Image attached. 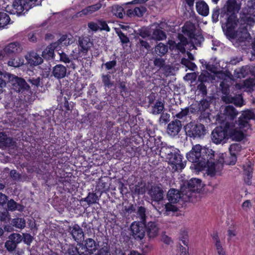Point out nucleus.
I'll use <instances>...</instances> for the list:
<instances>
[{
    "instance_id": "obj_1",
    "label": "nucleus",
    "mask_w": 255,
    "mask_h": 255,
    "mask_svg": "<svg viewBox=\"0 0 255 255\" xmlns=\"http://www.w3.org/2000/svg\"><path fill=\"white\" fill-rule=\"evenodd\" d=\"M254 118V113L252 111L243 112L238 119V124L227 123L224 127H216L211 133L212 141L218 144L227 142L229 138L236 141L242 140L251 129L250 122Z\"/></svg>"
},
{
    "instance_id": "obj_2",
    "label": "nucleus",
    "mask_w": 255,
    "mask_h": 255,
    "mask_svg": "<svg viewBox=\"0 0 255 255\" xmlns=\"http://www.w3.org/2000/svg\"><path fill=\"white\" fill-rule=\"evenodd\" d=\"M240 9V5L236 0H228L221 9V21L224 23L223 29L226 34L230 38L239 41H243L249 36L247 28L235 30L237 25V15Z\"/></svg>"
},
{
    "instance_id": "obj_3",
    "label": "nucleus",
    "mask_w": 255,
    "mask_h": 255,
    "mask_svg": "<svg viewBox=\"0 0 255 255\" xmlns=\"http://www.w3.org/2000/svg\"><path fill=\"white\" fill-rule=\"evenodd\" d=\"M160 156L171 166L174 171L183 169L186 162L183 161V156L180 151L172 146H163L160 150Z\"/></svg>"
},
{
    "instance_id": "obj_4",
    "label": "nucleus",
    "mask_w": 255,
    "mask_h": 255,
    "mask_svg": "<svg viewBox=\"0 0 255 255\" xmlns=\"http://www.w3.org/2000/svg\"><path fill=\"white\" fill-rule=\"evenodd\" d=\"M214 151L211 148L202 147L200 144H196L192 149L186 154L187 159L193 163H197L202 167H205L209 159L213 158Z\"/></svg>"
},
{
    "instance_id": "obj_5",
    "label": "nucleus",
    "mask_w": 255,
    "mask_h": 255,
    "mask_svg": "<svg viewBox=\"0 0 255 255\" xmlns=\"http://www.w3.org/2000/svg\"><path fill=\"white\" fill-rule=\"evenodd\" d=\"M203 187V184L200 179L192 178L188 181L187 185H184L181 188L183 199L185 202L192 201V198L196 192H199Z\"/></svg>"
},
{
    "instance_id": "obj_6",
    "label": "nucleus",
    "mask_w": 255,
    "mask_h": 255,
    "mask_svg": "<svg viewBox=\"0 0 255 255\" xmlns=\"http://www.w3.org/2000/svg\"><path fill=\"white\" fill-rule=\"evenodd\" d=\"M167 197L169 203L165 205V211L164 214L168 215V212H176L177 211V207L175 205L182 199L185 201L183 198V194L181 193L178 190L171 189L169 190L167 193Z\"/></svg>"
},
{
    "instance_id": "obj_7",
    "label": "nucleus",
    "mask_w": 255,
    "mask_h": 255,
    "mask_svg": "<svg viewBox=\"0 0 255 255\" xmlns=\"http://www.w3.org/2000/svg\"><path fill=\"white\" fill-rule=\"evenodd\" d=\"M238 111L232 106H227L224 108L223 113L219 115V122L225 124L227 123L238 124V122L234 123V120L238 115Z\"/></svg>"
},
{
    "instance_id": "obj_8",
    "label": "nucleus",
    "mask_w": 255,
    "mask_h": 255,
    "mask_svg": "<svg viewBox=\"0 0 255 255\" xmlns=\"http://www.w3.org/2000/svg\"><path fill=\"white\" fill-rule=\"evenodd\" d=\"M185 130L187 136L194 138L201 137L206 133L204 126L201 124L189 123L185 126Z\"/></svg>"
},
{
    "instance_id": "obj_9",
    "label": "nucleus",
    "mask_w": 255,
    "mask_h": 255,
    "mask_svg": "<svg viewBox=\"0 0 255 255\" xmlns=\"http://www.w3.org/2000/svg\"><path fill=\"white\" fill-rule=\"evenodd\" d=\"M9 83L12 85V89L16 92H21L26 90L28 91L29 86L25 81L20 78H18L13 75L6 74Z\"/></svg>"
},
{
    "instance_id": "obj_10",
    "label": "nucleus",
    "mask_w": 255,
    "mask_h": 255,
    "mask_svg": "<svg viewBox=\"0 0 255 255\" xmlns=\"http://www.w3.org/2000/svg\"><path fill=\"white\" fill-rule=\"evenodd\" d=\"M168 43L170 50H177L182 53L185 52L186 48H188L187 46L189 45L187 38L182 34L178 35V39L176 41L170 40Z\"/></svg>"
},
{
    "instance_id": "obj_11",
    "label": "nucleus",
    "mask_w": 255,
    "mask_h": 255,
    "mask_svg": "<svg viewBox=\"0 0 255 255\" xmlns=\"http://www.w3.org/2000/svg\"><path fill=\"white\" fill-rule=\"evenodd\" d=\"M28 4L27 0H14L11 5H7L5 7V10L12 14H19L24 9H27Z\"/></svg>"
},
{
    "instance_id": "obj_12",
    "label": "nucleus",
    "mask_w": 255,
    "mask_h": 255,
    "mask_svg": "<svg viewBox=\"0 0 255 255\" xmlns=\"http://www.w3.org/2000/svg\"><path fill=\"white\" fill-rule=\"evenodd\" d=\"M22 50V45L19 42H14L6 45L2 50L6 59L13 54L21 53Z\"/></svg>"
},
{
    "instance_id": "obj_13",
    "label": "nucleus",
    "mask_w": 255,
    "mask_h": 255,
    "mask_svg": "<svg viewBox=\"0 0 255 255\" xmlns=\"http://www.w3.org/2000/svg\"><path fill=\"white\" fill-rule=\"evenodd\" d=\"M132 236L137 240H142L145 236V225L141 222H133L130 226Z\"/></svg>"
},
{
    "instance_id": "obj_14",
    "label": "nucleus",
    "mask_w": 255,
    "mask_h": 255,
    "mask_svg": "<svg viewBox=\"0 0 255 255\" xmlns=\"http://www.w3.org/2000/svg\"><path fill=\"white\" fill-rule=\"evenodd\" d=\"M212 159L213 158L209 159L205 165L207 167V173L211 176L219 175L223 167V164L220 161V158L216 162H213Z\"/></svg>"
},
{
    "instance_id": "obj_15",
    "label": "nucleus",
    "mask_w": 255,
    "mask_h": 255,
    "mask_svg": "<svg viewBox=\"0 0 255 255\" xmlns=\"http://www.w3.org/2000/svg\"><path fill=\"white\" fill-rule=\"evenodd\" d=\"M236 89L247 92H251L255 90V80L253 79H249L240 81L235 85Z\"/></svg>"
},
{
    "instance_id": "obj_16",
    "label": "nucleus",
    "mask_w": 255,
    "mask_h": 255,
    "mask_svg": "<svg viewBox=\"0 0 255 255\" xmlns=\"http://www.w3.org/2000/svg\"><path fill=\"white\" fill-rule=\"evenodd\" d=\"M182 128L181 122L179 120L171 122L167 126V133L171 136L177 135Z\"/></svg>"
},
{
    "instance_id": "obj_17",
    "label": "nucleus",
    "mask_w": 255,
    "mask_h": 255,
    "mask_svg": "<svg viewBox=\"0 0 255 255\" xmlns=\"http://www.w3.org/2000/svg\"><path fill=\"white\" fill-rule=\"evenodd\" d=\"M69 232L72 238L77 242H79L84 238V233L82 229L77 224L69 227Z\"/></svg>"
},
{
    "instance_id": "obj_18",
    "label": "nucleus",
    "mask_w": 255,
    "mask_h": 255,
    "mask_svg": "<svg viewBox=\"0 0 255 255\" xmlns=\"http://www.w3.org/2000/svg\"><path fill=\"white\" fill-rule=\"evenodd\" d=\"M25 58L27 63L31 66L38 65L43 62L42 58L37 53L33 51L28 53L25 56Z\"/></svg>"
},
{
    "instance_id": "obj_19",
    "label": "nucleus",
    "mask_w": 255,
    "mask_h": 255,
    "mask_svg": "<svg viewBox=\"0 0 255 255\" xmlns=\"http://www.w3.org/2000/svg\"><path fill=\"white\" fill-rule=\"evenodd\" d=\"M93 43L88 37H80L78 40V46L80 52L85 54L92 46Z\"/></svg>"
},
{
    "instance_id": "obj_20",
    "label": "nucleus",
    "mask_w": 255,
    "mask_h": 255,
    "mask_svg": "<svg viewBox=\"0 0 255 255\" xmlns=\"http://www.w3.org/2000/svg\"><path fill=\"white\" fill-rule=\"evenodd\" d=\"M98 246L99 245L93 239H87L85 241V248L86 253L79 254V255H88L93 254L97 250Z\"/></svg>"
},
{
    "instance_id": "obj_21",
    "label": "nucleus",
    "mask_w": 255,
    "mask_h": 255,
    "mask_svg": "<svg viewBox=\"0 0 255 255\" xmlns=\"http://www.w3.org/2000/svg\"><path fill=\"white\" fill-rule=\"evenodd\" d=\"M222 100L226 103H233L236 106L242 107L244 105L243 98L241 95L235 97L231 96H223Z\"/></svg>"
},
{
    "instance_id": "obj_22",
    "label": "nucleus",
    "mask_w": 255,
    "mask_h": 255,
    "mask_svg": "<svg viewBox=\"0 0 255 255\" xmlns=\"http://www.w3.org/2000/svg\"><path fill=\"white\" fill-rule=\"evenodd\" d=\"M66 74L67 68L62 64H57L53 68L52 74L57 79L64 78Z\"/></svg>"
},
{
    "instance_id": "obj_23",
    "label": "nucleus",
    "mask_w": 255,
    "mask_h": 255,
    "mask_svg": "<svg viewBox=\"0 0 255 255\" xmlns=\"http://www.w3.org/2000/svg\"><path fill=\"white\" fill-rule=\"evenodd\" d=\"M147 236L149 238L156 237L158 234L159 228L155 222H150L145 226Z\"/></svg>"
},
{
    "instance_id": "obj_24",
    "label": "nucleus",
    "mask_w": 255,
    "mask_h": 255,
    "mask_svg": "<svg viewBox=\"0 0 255 255\" xmlns=\"http://www.w3.org/2000/svg\"><path fill=\"white\" fill-rule=\"evenodd\" d=\"M245 181L248 185L252 183L251 178L253 176V166L251 162H248L243 166Z\"/></svg>"
},
{
    "instance_id": "obj_25",
    "label": "nucleus",
    "mask_w": 255,
    "mask_h": 255,
    "mask_svg": "<svg viewBox=\"0 0 255 255\" xmlns=\"http://www.w3.org/2000/svg\"><path fill=\"white\" fill-rule=\"evenodd\" d=\"M204 41L203 37L200 34H194L192 32L190 33V47L189 50H191L195 48L196 46H199Z\"/></svg>"
},
{
    "instance_id": "obj_26",
    "label": "nucleus",
    "mask_w": 255,
    "mask_h": 255,
    "mask_svg": "<svg viewBox=\"0 0 255 255\" xmlns=\"http://www.w3.org/2000/svg\"><path fill=\"white\" fill-rule=\"evenodd\" d=\"M196 8L198 13L202 16H206L209 13L208 4L203 0H199L196 2Z\"/></svg>"
},
{
    "instance_id": "obj_27",
    "label": "nucleus",
    "mask_w": 255,
    "mask_h": 255,
    "mask_svg": "<svg viewBox=\"0 0 255 255\" xmlns=\"http://www.w3.org/2000/svg\"><path fill=\"white\" fill-rule=\"evenodd\" d=\"M148 194L155 201H159L163 199V191L159 187L152 186Z\"/></svg>"
},
{
    "instance_id": "obj_28",
    "label": "nucleus",
    "mask_w": 255,
    "mask_h": 255,
    "mask_svg": "<svg viewBox=\"0 0 255 255\" xmlns=\"http://www.w3.org/2000/svg\"><path fill=\"white\" fill-rule=\"evenodd\" d=\"M241 146L239 143H234L230 145L229 152L231 154V161L227 162L229 163H236L237 161V155L240 152Z\"/></svg>"
},
{
    "instance_id": "obj_29",
    "label": "nucleus",
    "mask_w": 255,
    "mask_h": 255,
    "mask_svg": "<svg viewBox=\"0 0 255 255\" xmlns=\"http://www.w3.org/2000/svg\"><path fill=\"white\" fill-rule=\"evenodd\" d=\"M57 43H53L48 46L43 51L42 56L44 58L50 59L53 58L54 49H57Z\"/></svg>"
},
{
    "instance_id": "obj_30",
    "label": "nucleus",
    "mask_w": 255,
    "mask_h": 255,
    "mask_svg": "<svg viewBox=\"0 0 255 255\" xmlns=\"http://www.w3.org/2000/svg\"><path fill=\"white\" fill-rule=\"evenodd\" d=\"M74 42L73 37L72 35L65 34L63 35L58 40L57 43V46H67L71 44Z\"/></svg>"
},
{
    "instance_id": "obj_31",
    "label": "nucleus",
    "mask_w": 255,
    "mask_h": 255,
    "mask_svg": "<svg viewBox=\"0 0 255 255\" xmlns=\"http://www.w3.org/2000/svg\"><path fill=\"white\" fill-rule=\"evenodd\" d=\"M102 7V4L100 3H97L95 4L89 6L81 11L80 12V15H88L92 14L95 11L98 10Z\"/></svg>"
},
{
    "instance_id": "obj_32",
    "label": "nucleus",
    "mask_w": 255,
    "mask_h": 255,
    "mask_svg": "<svg viewBox=\"0 0 255 255\" xmlns=\"http://www.w3.org/2000/svg\"><path fill=\"white\" fill-rule=\"evenodd\" d=\"M63 253L65 255H77L79 253L77 251V249L72 245L65 244L62 247Z\"/></svg>"
},
{
    "instance_id": "obj_33",
    "label": "nucleus",
    "mask_w": 255,
    "mask_h": 255,
    "mask_svg": "<svg viewBox=\"0 0 255 255\" xmlns=\"http://www.w3.org/2000/svg\"><path fill=\"white\" fill-rule=\"evenodd\" d=\"M146 11V8L144 6L136 7L133 9H129L127 11V14L129 16L136 15L138 17L141 16Z\"/></svg>"
},
{
    "instance_id": "obj_34",
    "label": "nucleus",
    "mask_w": 255,
    "mask_h": 255,
    "mask_svg": "<svg viewBox=\"0 0 255 255\" xmlns=\"http://www.w3.org/2000/svg\"><path fill=\"white\" fill-rule=\"evenodd\" d=\"M213 239L215 242V246L218 254V255H226V253L222 247V244L220 242V240L218 238L217 235H214L213 236Z\"/></svg>"
},
{
    "instance_id": "obj_35",
    "label": "nucleus",
    "mask_w": 255,
    "mask_h": 255,
    "mask_svg": "<svg viewBox=\"0 0 255 255\" xmlns=\"http://www.w3.org/2000/svg\"><path fill=\"white\" fill-rule=\"evenodd\" d=\"M24 63V59L22 57H16L9 59L7 64L9 66L13 67H19Z\"/></svg>"
},
{
    "instance_id": "obj_36",
    "label": "nucleus",
    "mask_w": 255,
    "mask_h": 255,
    "mask_svg": "<svg viewBox=\"0 0 255 255\" xmlns=\"http://www.w3.org/2000/svg\"><path fill=\"white\" fill-rule=\"evenodd\" d=\"M179 238L184 246L188 247L189 244L188 232L186 229H182L180 230Z\"/></svg>"
},
{
    "instance_id": "obj_37",
    "label": "nucleus",
    "mask_w": 255,
    "mask_h": 255,
    "mask_svg": "<svg viewBox=\"0 0 255 255\" xmlns=\"http://www.w3.org/2000/svg\"><path fill=\"white\" fill-rule=\"evenodd\" d=\"M164 109V104L161 101H156L152 107L151 113L153 115L160 114Z\"/></svg>"
},
{
    "instance_id": "obj_38",
    "label": "nucleus",
    "mask_w": 255,
    "mask_h": 255,
    "mask_svg": "<svg viewBox=\"0 0 255 255\" xmlns=\"http://www.w3.org/2000/svg\"><path fill=\"white\" fill-rule=\"evenodd\" d=\"M9 23L10 19L9 16L4 12H0V27H4Z\"/></svg>"
},
{
    "instance_id": "obj_39",
    "label": "nucleus",
    "mask_w": 255,
    "mask_h": 255,
    "mask_svg": "<svg viewBox=\"0 0 255 255\" xmlns=\"http://www.w3.org/2000/svg\"><path fill=\"white\" fill-rule=\"evenodd\" d=\"M167 51V46L162 43H159L155 48V53L160 56H163Z\"/></svg>"
},
{
    "instance_id": "obj_40",
    "label": "nucleus",
    "mask_w": 255,
    "mask_h": 255,
    "mask_svg": "<svg viewBox=\"0 0 255 255\" xmlns=\"http://www.w3.org/2000/svg\"><path fill=\"white\" fill-rule=\"evenodd\" d=\"M7 208L9 211L18 210L19 211H22L23 207L22 206L17 204L13 200H10L7 202Z\"/></svg>"
},
{
    "instance_id": "obj_41",
    "label": "nucleus",
    "mask_w": 255,
    "mask_h": 255,
    "mask_svg": "<svg viewBox=\"0 0 255 255\" xmlns=\"http://www.w3.org/2000/svg\"><path fill=\"white\" fill-rule=\"evenodd\" d=\"M99 200V198L96 193H89L88 195L84 199V201L86 202L88 205L95 204Z\"/></svg>"
},
{
    "instance_id": "obj_42",
    "label": "nucleus",
    "mask_w": 255,
    "mask_h": 255,
    "mask_svg": "<svg viewBox=\"0 0 255 255\" xmlns=\"http://www.w3.org/2000/svg\"><path fill=\"white\" fill-rule=\"evenodd\" d=\"M152 37L157 40H162L166 38L165 33L162 30L156 29L153 32Z\"/></svg>"
},
{
    "instance_id": "obj_43",
    "label": "nucleus",
    "mask_w": 255,
    "mask_h": 255,
    "mask_svg": "<svg viewBox=\"0 0 255 255\" xmlns=\"http://www.w3.org/2000/svg\"><path fill=\"white\" fill-rule=\"evenodd\" d=\"M11 224L17 228L23 229L25 227L26 222L24 219L16 218L12 220Z\"/></svg>"
},
{
    "instance_id": "obj_44",
    "label": "nucleus",
    "mask_w": 255,
    "mask_h": 255,
    "mask_svg": "<svg viewBox=\"0 0 255 255\" xmlns=\"http://www.w3.org/2000/svg\"><path fill=\"white\" fill-rule=\"evenodd\" d=\"M181 64L185 65L187 68L192 71H195L197 69V66L194 63H193L188 59L183 58L181 59Z\"/></svg>"
},
{
    "instance_id": "obj_45",
    "label": "nucleus",
    "mask_w": 255,
    "mask_h": 255,
    "mask_svg": "<svg viewBox=\"0 0 255 255\" xmlns=\"http://www.w3.org/2000/svg\"><path fill=\"white\" fill-rule=\"evenodd\" d=\"M250 71V68L248 66L243 67L237 72V77L238 78H244L245 77Z\"/></svg>"
},
{
    "instance_id": "obj_46",
    "label": "nucleus",
    "mask_w": 255,
    "mask_h": 255,
    "mask_svg": "<svg viewBox=\"0 0 255 255\" xmlns=\"http://www.w3.org/2000/svg\"><path fill=\"white\" fill-rule=\"evenodd\" d=\"M203 74H202L199 77V80L202 82L201 83L198 85V89L203 94H206V87L205 85L203 83V82L206 81V78L204 79L203 78Z\"/></svg>"
},
{
    "instance_id": "obj_47",
    "label": "nucleus",
    "mask_w": 255,
    "mask_h": 255,
    "mask_svg": "<svg viewBox=\"0 0 255 255\" xmlns=\"http://www.w3.org/2000/svg\"><path fill=\"white\" fill-rule=\"evenodd\" d=\"M8 239L17 245L22 241V237L19 234L13 233L9 236Z\"/></svg>"
},
{
    "instance_id": "obj_48",
    "label": "nucleus",
    "mask_w": 255,
    "mask_h": 255,
    "mask_svg": "<svg viewBox=\"0 0 255 255\" xmlns=\"http://www.w3.org/2000/svg\"><path fill=\"white\" fill-rule=\"evenodd\" d=\"M219 158L220 159V161L222 162V164L225 163L228 165H234L235 163H229L227 162L230 161L232 160L231 158V154L230 153V156H226V153H221L219 154Z\"/></svg>"
},
{
    "instance_id": "obj_49",
    "label": "nucleus",
    "mask_w": 255,
    "mask_h": 255,
    "mask_svg": "<svg viewBox=\"0 0 255 255\" xmlns=\"http://www.w3.org/2000/svg\"><path fill=\"white\" fill-rule=\"evenodd\" d=\"M123 8L121 6H114L113 7L112 12L114 15L119 18H122L123 16Z\"/></svg>"
},
{
    "instance_id": "obj_50",
    "label": "nucleus",
    "mask_w": 255,
    "mask_h": 255,
    "mask_svg": "<svg viewBox=\"0 0 255 255\" xmlns=\"http://www.w3.org/2000/svg\"><path fill=\"white\" fill-rule=\"evenodd\" d=\"M137 215L140 218L141 223H143L145 221V209L143 207H139L137 210Z\"/></svg>"
},
{
    "instance_id": "obj_51",
    "label": "nucleus",
    "mask_w": 255,
    "mask_h": 255,
    "mask_svg": "<svg viewBox=\"0 0 255 255\" xmlns=\"http://www.w3.org/2000/svg\"><path fill=\"white\" fill-rule=\"evenodd\" d=\"M145 192V186L143 184H138L135 186L134 193L138 195H143Z\"/></svg>"
},
{
    "instance_id": "obj_52",
    "label": "nucleus",
    "mask_w": 255,
    "mask_h": 255,
    "mask_svg": "<svg viewBox=\"0 0 255 255\" xmlns=\"http://www.w3.org/2000/svg\"><path fill=\"white\" fill-rule=\"evenodd\" d=\"M117 33L123 43H127L129 42V38L121 31H117Z\"/></svg>"
},
{
    "instance_id": "obj_53",
    "label": "nucleus",
    "mask_w": 255,
    "mask_h": 255,
    "mask_svg": "<svg viewBox=\"0 0 255 255\" xmlns=\"http://www.w3.org/2000/svg\"><path fill=\"white\" fill-rule=\"evenodd\" d=\"M16 245L8 239L5 243V247L9 251H13L16 248Z\"/></svg>"
},
{
    "instance_id": "obj_54",
    "label": "nucleus",
    "mask_w": 255,
    "mask_h": 255,
    "mask_svg": "<svg viewBox=\"0 0 255 255\" xmlns=\"http://www.w3.org/2000/svg\"><path fill=\"white\" fill-rule=\"evenodd\" d=\"M110 79L111 76L109 75L102 76V81L106 87H110L112 85Z\"/></svg>"
},
{
    "instance_id": "obj_55",
    "label": "nucleus",
    "mask_w": 255,
    "mask_h": 255,
    "mask_svg": "<svg viewBox=\"0 0 255 255\" xmlns=\"http://www.w3.org/2000/svg\"><path fill=\"white\" fill-rule=\"evenodd\" d=\"M99 29L102 30H106L107 31H110V28L108 26L107 22L103 20L99 21Z\"/></svg>"
},
{
    "instance_id": "obj_56",
    "label": "nucleus",
    "mask_w": 255,
    "mask_h": 255,
    "mask_svg": "<svg viewBox=\"0 0 255 255\" xmlns=\"http://www.w3.org/2000/svg\"><path fill=\"white\" fill-rule=\"evenodd\" d=\"M252 206V204L250 200H247L245 201H244L242 205V207L243 209L245 211H249Z\"/></svg>"
},
{
    "instance_id": "obj_57",
    "label": "nucleus",
    "mask_w": 255,
    "mask_h": 255,
    "mask_svg": "<svg viewBox=\"0 0 255 255\" xmlns=\"http://www.w3.org/2000/svg\"><path fill=\"white\" fill-rule=\"evenodd\" d=\"M96 255H110L109 249L107 246L102 248Z\"/></svg>"
},
{
    "instance_id": "obj_58",
    "label": "nucleus",
    "mask_w": 255,
    "mask_h": 255,
    "mask_svg": "<svg viewBox=\"0 0 255 255\" xmlns=\"http://www.w3.org/2000/svg\"><path fill=\"white\" fill-rule=\"evenodd\" d=\"M195 73H187L184 77V79L187 81H190L191 83L194 82L196 79Z\"/></svg>"
},
{
    "instance_id": "obj_59",
    "label": "nucleus",
    "mask_w": 255,
    "mask_h": 255,
    "mask_svg": "<svg viewBox=\"0 0 255 255\" xmlns=\"http://www.w3.org/2000/svg\"><path fill=\"white\" fill-rule=\"evenodd\" d=\"M165 64V61L162 58H155L154 60V64L155 66L158 68L162 67Z\"/></svg>"
},
{
    "instance_id": "obj_60",
    "label": "nucleus",
    "mask_w": 255,
    "mask_h": 255,
    "mask_svg": "<svg viewBox=\"0 0 255 255\" xmlns=\"http://www.w3.org/2000/svg\"><path fill=\"white\" fill-rule=\"evenodd\" d=\"M219 14L220 12L219 9L215 8L213 9L212 14V18L214 22H217L218 21Z\"/></svg>"
},
{
    "instance_id": "obj_61",
    "label": "nucleus",
    "mask_w": 255,
    "mask_h": 255,
    "mask_svg": "<svg viewBox=\"0 0 255 255\" xmlns=\"http://www.w3.org/2000/svg\"><path fill=\"white\" fill-rule=\"evenodd\" d=\"M220 87L222 88V92L223 96H231L229 94L230 90L228 86H224V82H221L220 84Z\"/></svg>"
},
{
    "instance_id": "obj_62",
    "label": "nucleus",
    "mask_w": 255,
    "mask_h": 255,
    "mask_svg": "<svg viewBox=\"0 0 255 255\" xmlns=\"http://www.w3.org/2000/svg\"><path fill=\"white\" fill-rule=\"evenodd\" d=\"M188 113V109L187 108H185L184 109H182L180 112L176 114L175 116L178 119H182L183 117L186 116Z\"/></svg>"
},
{
    "instance_id": "obj_63",
    "label": "nucleus",
    "mask_w": 255,
    "mask_h": 255,
    "mask_svg": "<svg viewBox=\"0 0 255 255\" xmlns=\"http://www.w3.org/2000/svg\"><path fill=\"white\" fill-rule=\"evenodd\" d=\"M60 60L65 63H70V59L68 55L64 53H59Z\"/></svg>"
},
{
    "instance_id": "obj_64",
    "label": "nucleus",
    "mask_w": 255,
    "mask_h": 255,
    "mask_svg": "<svg viewBox=\"0 0 255 255\" xmlns=\"http://www.w3.org/2000/svg\"><path fill=\"white\" fill-rule=\"evenodd\" d=\"M28 82L31 84L32 86L38 87L40 83V78L39 77L37 78H30L28 80Z\"/></svg>"
}]
</instances>
